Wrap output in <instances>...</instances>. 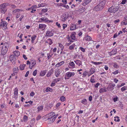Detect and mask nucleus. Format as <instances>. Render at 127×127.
<instances>
[{
	"label": "nucleus",
	"instance_id": "nucleus-45",
	"mask_svg": "<svg viewBox=\"0 0 127 127\" xmlns=\"http://www.w3.org/2000/svg\"><path fill=\"white\" fill-rule=\"evenodd\" d=\"M107 90L108 91H111L113 90L114 89V88H111V87H107V88H106Z\"/></svg>",
	"mask_w": 127,
	"mask_h": 127
},
{
	"label": "nucleus",
	"instance_id": "nucleus-40",
	"mask_svg": "<svg viewBox=\"0 0 127 127\" xmlns=\"http://www.w3.org/2000/svg\"><path fill=\"white\" fill-rule=\"evenodd\" d=\"M46 5L44 3H41V4H38V7H44Z\"/></svg>",
	"mask_w": 127,
	"mask_h": 127
},
{
	"label": "nucleus",
	"instance_id": "nucleus-61",
	"mask_svg": "<svg viewBox=\"0 0 127 127\" xmlns=\"http://www.w3.org/2000/svg\"><path fill=\"white\" fill-rule=\"evenodd\" d=\"M100 85V84L99 83H96L95 86V87L97 88L98 86Z\"/></svg>",
	"mask_w": 127,
	"mask_h": 127
},
{
	"label": "nucleus",
	"instance_id": "nucleus-19",
	"mask_svg": "<svg viewBox=\"0 0 127 127\" xmlns=\"http://www.w3.org/2000/svg\"><path fill=\"white\" fill-rule=\"evenodd\" d=\"M69 64L70 66L71 67V68H74L75 67V65L73 61L70 62L69 63Z\"/></svg>",
	"mask_w": 127,
	"mask_h": 127
},
{
	"label": "nucleus",
	"instance_id": "nucleus-2",
	"mask_svg": "<svg viewBox=\"0 0 127 127\" xmlns=\"http://www.w3.org/2000/svg\"><path fill=\"white\" fill-rule=\"evenodd\" d=\"M9 46L8 44L7 43H5L4 44L1 51V54L4 55L6 54L8 51Z\"/></svg>",
	"mask_w": 127,
	"mask_h": 127
},
{
	"label": "nucleus",
	"instance_id": "nucleus-6",
	"mask_svg": "<svg viewBox=\"0 0 127 127\" xmlns=\"http://www.w3.org/2000/svg\"><path fill=\"white\" fill-rule=\"evenodd\" d=\"M7 23L5 21L1 22L0 23V26H1L3 29L5 30L7 29Z\"/></svg>",
	"mask_w": 127,
	"mask_h": 127
},
{
	"label": "nucleus",
	"instance_id": "nucleus-57",
	"mask_svg": "<svg viewBox=\"0 0 127 127\" xmlns=\"http://www.w3.org/2000/svg\"><path fill=\"white\" fill-rule=\"evenodd\" d=\"M56 25L59 28L61 27V26L60 24H59L58 22H57L56 23Z\"/></svg>",
	"mask_w": 127,
	"mask_h": 127
},
{
	"label": "nucleus",
	"instance_id": "nucleus-63",
	"mask_svg": "<svg viewBox=\"0 0 127 127\" xmlns=\"http://www.w3.org/2000/svg\"><path fill=\"white\" fill-rule=\"evenodd\" d=\"M42 11L43 12H46L47 11V9H43L42 10Z\"/></svg>",
	"mask_w": 127,
	"mask_h": 127
},
{
	"label": "nucleus",
	"instance_id": "nucleus-48",
	"mask_svg": "<svg viewBox=\"0 0 127 127\" xmlns=\"http://www.w3.org/2000/svg\"><path fill=\"white\" fill-rule=\"evenodd\" d=\"M81 102L84 104L86 105L87 104V100L86 99H83Z\"/></svg>",
	"mask_w": 127,
	"mask_h": 127
},
{
	"label": "nucleus",
	"instance_id": "nucleus-58",
	"mask_svg": "<svg viewBox=\"0 0 127 127\" xmlns=\"http://www.w3.org/2000/svg\"><path fill=\"white\" fill-rule=\"evenodd\" d=\"M127 1V0H123L121 3L122 4H124Z\"/></svg>",
	"mask_w": 127,
	"mask_h": 127
},
{
	"label": "nucleus",
	"instance_id": "nucleus-27",
	"mask_svg": "<svg viewBox=\"0 0 127 127\" xmlns=\"http://www.w3.org/2000/svg\"><path fill=\"white\" fill-rule=\"evenodd\" d=\"M46 42L47 43H48L49 45H51L53 43V42L52 40L50 38H48V39L46 41Z\"/></svg>",
	"mask_w": 127,
	"mask_h": 127
},
{
	"label": "nucleus",
	"instance_id": "nucleus-39",
	"mask_svg": "<svg viewBox=\"0 0 127 127\" xmlns=\"http://www.w3.org/2000/svg\"><path fill=\"white\" fill-rule=\"evenodd\" d=\"M7 11V9L6 8L1 9L0 12L3 13H4Z\"/></svg>",
	"mask_w": 127,
	"mask_h": 127
},
{
	"label": "nucleus",
	"instance_id": "nucleus-7",
	"mask_svg": "<svg viewBox=\"0 0 127 127\" xmlns=\"http://www.w3.org/2000/svg\"><path fill=\"white\" fill-rule=\"evenodd\" d=\"M68 16L65 14H64L61 16V20L63 22H64L68 18Z\"/></svg>",
	"mask_w": 127,
	"mask_h": 127
},
{
	"label": "nucleus",
	"instance_id": "nucleus-46",
	"mask_svg": "<svg viewBox=\"0 0 127 127\" xmlns=\"http://www.w3.org/2000/svg\"><path fill=\"white\" fill-rule=\"evenodd\" d=\"M127 89V87L126 86H124L121 88V90L122 92H123L125 90H126Z\"/></svg>",
	"mask_w": 127,
	"mask_h": 127
},
{
	"label": "nucleus",
	"instance_id": "nucleus-22",
	"mask_svg": "<svg viewBox=\"0 0 127 127\" xmlns=\"http://www.w3.org/2000/svg\"><path fill=\"white\" fill-rule=\"evenodd\" d=\"M107 91L106 88L104 87L103 88L100 89L99 90V92L100 93H102L106 92Z\"/></svg>",
	"mask_w": 127,
	"mask_h": 127
},
{
	"label": "nucleus",
	"instance_id": "nucleus-14",
	"mask_svg": "<svg viewBox=\"0 0 127 127\" xmlns=\"http://www.w3.org/2000/svg\"><path fill=\"white\" fill-rule=\"evenodd\" d=\"M62 71L58 69H57L56 70L55 72V75L57 77H58L59 76L60 73Z\"/></svg>",
	"mask_w": 127,
	"mask_h": 127
},
{
	"label": "nucleus",
	"instance_id": "nucleus-4",
	"mask_svg": "<svg viewBox=\"0 0 127 127\" xmlns=\"http://www.w3.org/2000/svg\"><path fill=\"white\" fill-rule=\"evenodd\" d=\"M75 75L74 72H69L66 73L65 74V79H69L71 77Z\"/></svg>",
	"mask_w": 127,
	"mask_h": 127
},
{
	"label": "nucleus",
	"instance_id": "nucleus-55",
	"mask_svg": "<svg viewBox=\"0 0 127 127\" xmlns=\"http://www.w3.org/2000/svg\"><path fill=\"white\" fill-rule=\"evenodd\" d=\"M35 94L33 92H32L30 94V95L31 96H33Z\"/></svg>",
	"mask_w": 127,
	"mask_h": 127
},
{
	"label": "nucleus",
	"instance_id": "nucleus-52",
	"mask_svg": "<svg viewBox=\"0 0 127 127\" xmlns=\"http://www.w3.org/2000/svg\"><path fill=\"white\" fill-rule=\"evenodd\" d=\"M63 29V30L65 29V28L67 27V25L65 24H63L62 25Z\"/></svg>",
	"mask_w": 127,
	"mask_h": 127
},
{
	"label": "nucleus",
	"instance_id": "nucleus-18",
	"mask_svg": "<svg viewBox=\"0 0 127 127\" xmlns=\"http://www.w3.org/2000/svg\"><path fill=\"white\" fill-rule=\"evenodd\" d=\"M46 26L44 24H39V28L42 30H44L46 27Z\"/></svg>",
	"mask_w": 127,
	"mask_h": 127
},
{
	"label": "nucleus",
	"instance_id": "nucleus-41",
	"mask_svg": "<svg viewBox=\"0 0 127 127\" xmlns=\"http://www.w3.org/2000/svg\"><path fill=\"white\" fill-rule=\"evenodd\" d=\"M121 24L122 25H127V21L125 20L121 22Z\"/></svg>",
	"mask_w": 127,
	"mask_h": 127
},
{
	"label": "nucleus",
	"instance_id": "nucleus-15",
	"mask_svg": "<svg viewBox=\"0 0 127 127\" xmlns=\"http://www.w3.org/2000/svg\"><path fill=\"white\" fill-rule=\"evenodd\" d=\"M117 53V49L116 48L113 49L111 52L109 53V54L110 55H112L115 54Z\"/></svg>",
	"mask_w": 127,
	"mask_h": 127
},
{
	"label": "nucleus",
	"instance_id": "nucleus-49",
	"mask_svg": "<svg viewBox=\"0 0 127 127\" xmlns=\"http://www.w3.org/2000/svg\"><path fill=\"white\" fill-rule=\"evenodd\" d=\"M40 19L43 21L46 22L47 20V18H45L44 17H42Z\"/></svg>",
	"mask_w": 127,
	"mask_h": 127
},
{
	"label": "nucleus",
	"instance_id": "nucleus-9",
	"mask_svg": "<svg viewBox=\"0 0 127 127\" xmlns=\"http://www.w3.org/2000/svg\"><path fill=\"white\" fill-rule=\"evenodd\" d=\"M53 35V32L52 31H47L45 36L48 37H50Z\"/></svg>",
	"mask_w": 127,
	"mask_h": 127
},
{
	"label": "nucleus",
	"instance_id": "nucleus-11",
	"mask_svg": "<svg viewBox=\"0 0 127 127\" xmlns=\"http://www.w3.org/2000/svg\"><path fill=\"white\" fill-rule=\"evenodd\" d=\"M22 10L21 9H17L14 10L13 11V13L14 14H16V17L17 18H18L19 17L20 14H18V13H17L18 12L20 11H22Z\"/></svg>",
	"mask_w": 127,
	"mask_h": 127
},
{
	"label": "nucleus",
	"instance_id": "nucleus-50",
	"mask_svg": "<svg viewBox=\"0 0 127 127\" xmlns=\"http://www.w3.org/2000/svg\"><path fill=\"white\" fill-rule=\"evenodd\" d=\"M119 72H120L118 70H117L115 71L114 72H113L112 73L116 75L118 74Z\"/></svg>",
	"mask_w": 127,
	"mask_h": 127
},
{
	"label": "nucleus",
	"instance_id": "nucleus-36",
	"mask_svg": "<svg viewBox=\"0 0 127 127\" xmlns=\"http://www.w3.org/2000/svg\"><path fill=\"white\" fill-rule=\"evenodd\" d=\"M37 109L38 112H39L42 110L43 109V106H38L37 108Z\"/></svg>",
	"mask_w": 127,
	"mask_h": 127
},
{
	"label": "nucleus",
	"instance_id": "nucleus-33",
	"mask_svg": "<svg viewBox=\"0 0 127 127\" xmlns=\"http://www.w3.org/2000/svg\"><path fill=\"white\" fill-rule=\"evenodd\" d=\"M58 44L59 45V47L61 48V53L63 51V50L64 48V46L61 43H59Z\"/></svg>",
	"mask_w": 127,
	"mask_h": 127
},
{
	"label": "nucleus",
	"instance_id": "nucleus-37",
	"mask_svg": "<svg viewBox=\"0 0 127 127\" xmlns=\"http://www.w3.org/2000/svg\"><path fill=\"white\" fill-rule=\"evenodd\" d=\"M75 44H73L69 46V48L70 50L73 49H74V47H75Z\"/></svg>",
	"mask_w": 127,
	"mask_h": 127
},
{
	"label": "nucleus",
	"instance_id": "nucleus-54",
	"mask_svg": "<svg viewBox=\"0 0 127 127\" xmlns=\"http://www.w3.org/2000/svg\"><path fill=\"white\" fill-rule=\"evenodd\" d=\"M118 98L117 96H116L113 99V100L114 102L117 101L118 99Z\"/></svg>",
	"mask_w": 127,
	"mask_h": 127
},
{
	"label": "nucleus",
	"instance_id": "nucleus-32",
	"mask_svg": "<svg viewBox=\"0 0 127 127\" xmlns=\"http://www.w3.org/2000/svg\"><path fill=\"white\" fill-rule=\"evenodd\" d=\"M53 69L52 68L51 69V71L49 72L47 75V77H49L53 73Z\"/></svg>",
	"mask_w": 127,
	"mask_h": 127
},
{
	"label": "nucleus",
	"instance_id": "nucleus-44",
	"mask_svg": "<svg viewBox=\"0 0 127 127\" xmlns=\"http://www.w3.org/2000/svg\"><path fill=\"white\" fill-rule=\"evenodd\" d=\"M119 117L118 116H116L115 117L114 120L115 121L119 122L120 121V119H119Z\"/></svg>",
	"mask_w": 127,
	"mask_h": 127
},
{
	"label": "nucleus",
	"instance_id": "nucleus-35",
	"mask_svg": "<svg viewBox=\"0 0 127 127\" xmlns=\"http://www.w3.org/2000/svg\"><path fill=\"white\" fill-rule=\"evenodd\" d=\"M95 71V70L93 68L91 69L90 71V74H88V76H89L91 74H92L94 73Z\"/></svg>",
	"mask_w": 127,
	"mask_h": 127
},
{
	"label": "nucleus",
	"instance_id": "nucleus-23",
	"mask_svg": "<svg viewBox=\"0 0 127 127\" xmlns=\"http://www.w3.org/2000/svg\"><path fill=\"white\" fill-rule=\"evenodd\" d=\"M36 37L37 36L35 35H34L32 36L31 39V42L32 43H33L34 42L36 38Z\"/></svg>",
	"mask_w": 127,
	"mask_h": 127
},
{
	"label": "nucleus",
	"instance_id": "nucleus-5",
	"mask_svg": "<svg viewBox=\"0 0 127 127\" xmlns=\"http://www.w3.org/2000/svg\"><path fill=\"white\" fill-rule=\"evenodd\" d=\"M19 72V69L17 66L14 67L13 69V73L11 74L12 76H14L17 74Z\"/></svg>",
	"mask_w": 127,
	"mask_h": 127
},
{
	"label": "nucleus",
	"instance_id": "nucleus-12",
	"mask_svg": "<svg viewBox=\"0 0 127 127\" xmlns=\"http://www.w3.org/2000/svg\"><path fill=\"white\" fill-rule=\"evenodd\" d=\"M9 59L10 61L12 62V63L14 64L15 63V62L16 60V58L13 55H12L10 56L9 57Z\"/></svg>",
	"mask_w": 127,
	"mask_h": 127
},
{
	"label": "nucleus",
	"instance_id": "nucleus-43",
	"mask_svg": "<svg viewBox=\"0 0 127 127\" xmlns=\"http://www.w3.org/2000/svg\"><path fill=\"white\" fill-rule=\"evenodd\" d=\"M91 0H86L84 1V5H86L88 4L91 1Z\"/></svg>",
	"mask_w": 127,
	"mask_h": 127
},
{
	"label": "nucleus",
	"instance_id": "nucleus-34",
	"mask_svg": "<svg viewBox=\"0 0 127 127\" xmlns=\"http://www.w3.org/2000/svg\"><path fill=\"white\" fill-rule=\"evenodd\" d=\"M13 53L15 56L17 57L19 56L20 55V52L19 51H14Z\"/></svg>",
	"mask_w": 127,
	"mask_h": 127
},
{
	"label": "nucleus",
	"instance_id": "nucleus-8",
	"mask_svg": "<svg viewBox=\"0 0 127 127\" xmlns=\"http://www.w3.org/2000/svg\"><path fill=\"white\" fill-rule=\"evenodd\" d=\"M48 118H56L58 116V115L57 114L56 115L54 112H52L48 114Z\"/></svg>",
	"mask_w": 127,
	"mask_h": 127
},
{
	"label": "nucleus",
	"instance_id": "nucleus-56",
	"mask_svg": "<svg viewBox=\"0 0 127 127\" xmlns=\"http://www.w3.org/2000/svg\"><path fill=\"white\" fill-rule=\"evenodd\" d=\"M79 49L82 51L83 52H85V50L84 48H83L82 47H80L79 48Z\"/></svg>",
	"mask_w": 127,
	"mask_h": 127
},
{
	"label": "nucleus",
	"instance_id": "nucleus-31",
	"mask_svg": "<svg viewBox=\"0 0 127 127\" xmlns=\"http://www.w3.org/2000/svg\"><path fill=\"white\" fill-rule=\"evenodd\" d=\"M85 10V8L84 7H82L80 9H79L78 10V11L80 12V13H82L83 12H84Z\"/></svg>",
	"mask_w": 127,
	"mask_h": 127
},
{
	"label": "nucleus",
	"instance_id": "nucleus-59",
	"mask_svg": "<svg viewBox=\"0 0 127 127\" xmlns=\"http://www.w3.org/2000/svg\"><path fill=\"white\" fill-rule=\"evenodd\" d=\"M36 7H37L36 6V5H33V6H32L31 7L28 8V10H29L30 9H31V8H34V9Z\"/></svg>",
	"mask_w": 127,
	"mask_h": 127
},
{
	"label": "nucleus",
	"instance_id": "nucleus-51",
	"mask_svg": "<svg viewBox=\"0 0 127 127\" xmlns=\"http://www.w3.org/2000/svg\"><path fill=\"white\" fill-rule=\"evenodd\" d=\"M37 72V70L35 69V70L33 72V75L34 76H35Z\"/></svg>",
	"mask_w": 127,
	"mask_h": 127
},
{
	"label": "nucleus",
	"instance_id": "nucleus-47",
	"mask_svg": "<svg viewBox=\"0 0 127 127\" xmlns=\"http://www.w3.org/2000/svg\"><path fill=\"white\" fill-rule=\"evenodd\" d=\"M28 117L24 115L23 117V119L24 121H26L28 120Z\"/></svg>",
	"mask_w": 127,
	"mask_h": 127
},
{
	"label": "nucleus",
	"instance_id": "nucleus-28",
	"mask_svg": "<svg viewBox=\"0 0 127 127\" xmlns=\"http://www.w3.org/2000/svg\"><path fill=\"white\" fill-rule=\"evenodd\" d=\"M90 82L92 83H94L95 82V79L94 76H93L91 78L90 80Z\"/></svg>",
	"mask_w": 127,
	"mask_h": 127
},
{
	"label": "nucleus",
	"instance_id": "nucleus-25",
	"mask_svg": "<svg viewBox=\"0 0 127 127\" xmlns=\"http://www.w3.org/2000/svg\"><path fill=\"white\" fill-rule=\"evenodd\" d=\"M25 66V64H22L20 65L19 66L20 69L22 70H24Z\"/></svg>",
	"mask_w": 127,
	"mask_h": 127
},
{
	"label": "nucleus",
	"instance_id": "nucleus-60",
	"mask_svg": "<svg viewBox=\"0 0 127 127\" xmlns=\"http://www.w3.org/2000/svg\"><path fill=\"white\" fill-rule=\"evenodd\" d=\"M83 76L84 77H85L87 75V72L86 71L84 72L83 74Z\"/></svg>",
	"mask_w": 127,
	"mask_h": 127
},
{
	"label": "nucleus",
	"instance_id": "nucleus-17",
	"mask_svg": "<svg viewBox=\"0 0 127 127\" xmlns=\"http://www.w3.org/2000/svg\"><path fill=\"white\" fill-rule=\"evenodd\" d=\"M8 5H9V4L7 3H3L0 5V8L2 9V8H6V7Z\"/></svg>",
	"mask_w": 127,
	"mask_h": 127
},
{
	"label": "nucleus",
	"instance_id": "nucleus-53",
	"mask_svg": "<svg viewBox=\"0 0 127 127\" xmlns=\"http://www.w3.org/2000/svg\"><path fill=\"white\" fill-rule=\"evenodd\" d=\"M113 64V66L114 68H116L118 67V65L116 63H114Z\"/></svg>",
	"mask_w": 127,
	"mask_h": 127
},
{
	"label": "nucleus",
	"instance_id": "nucleus-62",
	"mask_svg": "<svg viewBox=\"0 0 127 127\" xmlns=\"http://www.w3.org/2000/svg\"><path fill=\"white\" fill-rule=\"evenodd\" d=\"M91 63L92 64H94L95 65H98V62H94L92 61L91 62Z\"/></svg>",
	"mask_w": 127,
	"mask_h": 127
},
{
	"label": "nucleus",
	"instance_id": "nucleus-16",
	"mask_svg": "<svg viewBox=\"0 0 127 127\" xmlns=\"http://www.w3.org/2000/svg\"><path fill=\"white\" fill-rule=\"evenodd\" d=\"M74 62L77 65L79 66H80L81 65L82 66V62L80 60H74Z\"/></svg>",
	"mask_w": 127,
	"mask_h": 127
},
{
	"label": "nucleus",
	"instance_id": "nucleus-30",
	"mask_svg": "<svg viewBox=\"0 0 127 127\" xmlns=\"http://www.w3.org/2000/svg\"><path fill=\"white\" fill-rule=\"evenodd\" d=\"M75 27L76 26L75 25L71 24L70 26V30H74L75 29Z\"/></svg>",
	"mask_w": 127,
	"mask_h": 127
},
{
	"label": "nucleus",
	"instance_id": "nucleus-10",
	"mask_svg": "<svg viewBox=\"0 0 127 127\" xmlns=\"http://www.w3.org/2000/svg\"><path fill=\"white\" fill-rule=\"evenodd\" d=\"M14 91V95H13V97L16 99L18 97V89L17 88H15Z\"/></svg>",
	"mask_w": 127,
	"mask_h": 127
},
{
	"label": "nucleus",
	"instance_id": "nucleus-42",
	"mask_svg": "<svg viewBox=\"0 0 127 127\" xmlns=\"http://www.w3.org/2000/svg\"><path fill=\"white\" fill-rule=\"evenodd\" d=\"M46 92H48L49 91L51 92L52 91V89L50 87H48L46 88Z\"/></svg>",
	"mask_w": 127,
	"mask_h": 127
},
{
	"label": "nucleus",
	"instance_id": "nucleus-3",
	"mask_svg": "<svg viewBox=\"0 0 127 127\" xmlns=\"http://www.w3.org/2000/svg\"><path fill=\"white\" fill-rule=\"evenodd\" d=\"M119 9V7L118 6H112L110 7L108 10V11L111 13H115Z\"/></svg>",
	"mask_w": 127,
	"mask_h": 127
},
{
	"label": "nucleus",
	"instance_id": "nucleus-20",
	"mask_svg": "<svg viewBox=\"0 0 127 127\" xmlns=\"http://www.w3.org/2000/svg\"><path fill=\"white\" fill-rule=\"evenodd\" d=\"M56 119V118H48V123L51 124Z\"/></svg>",
	"mask_w": 127,
	"mask_h": 127
},
{
	"label": "nucleus",
	"instance_id": "nucleus-29",
	"mask_svg": "<svg viewBox=\"0 0 127 127\" xmlns=\"http://www.w3.org/2000/svg\"><path fill=\"white\" fill-rule=\"evenodd\" d=\"M46 73V70L41 71L40 73V75L41 76H43L45 75Z\"/></svg>",
	"mask_w": 127,
	"mask_h": 127
},
{
	"label": "nucleus",
	"instance_id": "nucleus-64",
	"mask_svg": "<svg viewBox=\"0 0 127 127\" xmlns=\"http://www.w3.org/2000/svg\"><path fill=\"white\" fill-rule=\"evenodd\" d=\"M120 21V20L119 19H117L116 20L114 21V22L115 23V24H116V23H118Z\"/></svg>",
	"mask_w": 127,
	"mask_h": 127
},
{
	"label": "nucleus",
	"instance_id": "nucleus-24",
	"mask_svg": "<svg viewBox=\"0 0 127 127\" xmlns=\"http://www.w3.org/2000/svg\"><path fill=\"white\" fill-rule=\"evenodd\" d=\"M64 63V61H62L56 64L55 66L57 67H59L63 64Z\"/></svg>",
	"mask_w": 127,
	"mask_h": 127
},
{
	"label": "nucleus",
	"instance_id": "nucleus-13",
	"mask_svg": "<svg viewBox=\"0 0 127 127\" xmlns=\"http://www.w3.org/2000/svg\"><path fill=\"white\" fill-rule=\"evenodd\" d=\"M36 62L35 60L32 61L31 62L29 66V68L31 69H32L36 64Z\"/></svg>",
	"mask_w": 127,
	"mask_h": 127
},
{
	"label": "nucleus",
	"instance_id": "nucleus-38",
	"mask_svg": "<svg viewBox=\"0 0 127 127\" xmlns=\"http://www.w3.org/2000/svg\"><path fill=\"white\" fill-rule=\"evenodd\" d=\"M65 98L64 96H61L60 98V100L62 102L65 101Z\"/></svg>",
	"mask_w": 127,
	"mask_h": 127
},
{
	"label": "nucleus",
	"instance_id": "nucleus-26",
	"mask_svg": "<svg viewBox=\"0 0 127 127\" xmlns=\"http://www.w3.org/2000/svg\"><path fill=\"white\" fill-rule=\"evenodd\" d=\"M75 32H73L71 35V39L73 40H75Z\"/></svg>",
	"mask_w": 127,
	"mask_h": 127
},
{
	"label": "nucleus",
	"instance_id": "nucleus-21",
	"mask_svg": "<svg viewBox=\"0 0 127 127\" xmlns=\"http://www.w3.org/2000/svg\"><path fill=\"white\" fill-rule=\"evenodd\" d=\"M91 37L89 35H87L84 37L83 40L87 41H89L91 40Z\"/></svg>",
	"mask_w": 127,
	"mask_h": 127
},
{
	"label": "nucleus",
	"instance_id": "nucleus-1",
	"mask_svg": "<svg viewBox=\"0 0 127 127\" xmlns=\"http://www.w3.org/2000/svg\"><path fill=\"white\" fill-rule=\"evenodd\" d=\"M105 3L106 1L105 0L102 1L95 7L94 10L96 11L102 10L103 8Z\"/></svg>",
	"mask_w": 127,
	"mask_h": 127
}]
</instances>
